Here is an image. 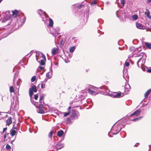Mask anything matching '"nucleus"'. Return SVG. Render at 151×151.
<instances>
[{
    "instance_id": "f257e3e1",
    "label": "nucleus",
    "mask_w": 151,
    "mask_h": 151,
    "mask_svg": "<svg viewBox=\"0 0 151 151\" xmlns=\"http://www.w3.org/2000/svg\"><path fill=\"white\" fill-rule=\"evenodd\" d=\"M137 57H141L139 60L137 62V64L138 66H139L143 65L145 62V59L146 58V54L143 52L139 53L138 52L137 54Z\"/></svg>"
},
{
    "instance_id": "f03ea898",
    "label": "nucleus",
    "mask_w": 151,
    "mask_h": 151,
    "mask_svg": "<svg viewBox=\"0 0 151 151\" xmlns=\"http://www.w3.org/2000/svg\"><path fill=\"white\" fill-rule=\"evenodd\" d=\"M121 129L122 127L120 125H117V126L116 125L115 126L114 125L111 129V131L112 132H109V133L108 135L110 137H111L110 133H111L113 135L117 134L119 132Z\"/></svg>"
},
{
    "instance_id": "7ed1b4c3",
    "label": "nucleus",
    "mask_w": 151,
    "mask_h": 151,
    "mask_svg": "<svg viewBox=\"0 0 151 151\" xmlns=\"http://www.w3.org/2000/svg\"><path fill=\"white\" fill-rule=\"evenodd\" d=\"M40 56V58H38L36 57L37 60L39 62L40 65H44L45 64V62L46 61V58L45 55L42 53H39Z\"/></svg>"
},
{
    "instance_id": "20e7f679",
    "label": "nucleus",
    "mask_w": 151,
    "mask_h": 151,
    "mask_svg": "<svg viewBox=\"0 0 151 151\" xmlns=\"http://www.w3.org/2000/svg\"><path fill=\"white\" fill-rule=\"evenodd\" d=\"M33 104L35 105L37 108H38L39 109V111L37 112L39 113L43 114L45 113V111L43 110V105H39V107H38V106H37L36 104L35 103H32Z\"/></svg>"
},
{
    "instance_id": "39448f33",
    "label": "nucleus",
    "mask_w": 151,
    "mask_h": 151,
    "mask_svg": "<svg viewBox=\"0 0 151 151\" xmlns=\"http://www.w3.org/2000/svg\"><path fill=\"white\" fill-rule=\"evenodd\" d=\"M79 116V114L78 112H76L75 109L72 110L71 116L74 118V119H78V116Z\"/></svg>"
},
{
    "instance_id": "423d86ee",
    "label": "nucleus",
    "mask_w": 151,
    "mask_h": 151,
    "mask_svg": "<svg viewBox=\"0 0 151 151\" xmlns=\"http://www.w3.org/2000/svg\"><path fill=\"white\" fill-rule=\"evenodd\" d=\"M11 21V19L9 17H5L2 20V22H7V23L6 24L9 25Z\"/></svg>"
},
{
    "instance_id": "0eeeda50",
    "label": "nucleus",
    "mask_w": 151,
    "mask_h": 151,
    "mask_svg": "<svg viewBox=\"0 0 151 151\" xmlns=\"http://www.w3.org/2000/svg\"><path fill=\"white\" fill-rule=\"evenodd\" d=\"M38 13L40 17L42 16V15L44 14L46 18L49 17L48 15L46 13L41 9H39L38 10Z\"/></svg>"
},
{
    "instance_id": "6e6552de",
    "label": "nucleus",
    "mask_w": 151,
    "mask_h": 151,
    "mask_svg": "<svg viewBox=\"0 0 151 151\" xmlns=\"http://www.w3.org/2000/svg\"><path fill=\"white\" fill-rule=\"evenodd\" d=\"M44 96H45L44 95H42L40 96L39 99L40 104H39V106L41 105H43V106L45 104L44 102Z\"/></svg>"
},
{
    "instance_id": "1a4fd4ad",
    "label": "nucleus",
    "mask_w": 151,
    "mask_h": 151,
    "mask_svg": "<svg viewBox=\"0 0 151 151\" xmlns=\"http://www.w3.org/2000/svg\"><path fill=\"white\" fill-rule=\"evenodd\" d=\"M64 145L63 144L57 143L55 147L57 150L61 149L64 147Z\"/></svg>"
},
{
    "instance_id": "9d476101",
    "label": "nucleus",
    "mask_w": 151,
    "mask_h": 151,
    "mask_svg": "<svg viewBox=\"0 0 151 151\" xmlns=\"http://www.w3.org/2000/svg\"><path fill=\"white\" fill-rule=\"evenodd\" d=\"M141 110L140 109H138L134 112L133 114H131L130 115L131 116H132L134 115H136V116H138L140 113Z\"/></svg>"
},
{
    "instance_id": "9b49d317",
    "label": "nucleus",
    "mask_w": 151,
    "mask_h": 151,
    "mask_svg": "<svg viewBox=\"0 0 151 151\" xmlns=\"http://www.w3.org/2000/svg\"><path fill=\"white\" fill-rule=\"evenodd\" d=\"M136 26L139 29H144L145 27L139 23H137L136 24Z\"/></svg>"
},
{
    "instance_id": "f8f14e48",
    "label": "nucleus",
    "mask_w": 151,
    "mask_h": 151,
    "mask_svg": "<svg viewBox=\"0 0 151 151\" xmlns=\"http://www.w3.org/2000/svg\"><path fill=\"white\" fill-rule=\"evenodd\" d=\"M125 91V92H128L130 90L131 88L129 84H126L124 86Z\"/></svg>"
},
{
    "instance_id": "ddd939ff",
    "label": "nucleus",
    "mask_w": 151,
    "mask_h": 151,
    "mask_svg": "<svg viewBox=\"0 0 151 151\" xmlns=\"http://www.w3.org/2000/svg\"><path fill=\"white\" fill-rule=\"evenodd\" d=\"M63 131L62 130H60L58 132L57 135L59 137H60L63 135Z\"/></svg>"
},
{
    "instance_id": "4468645a",
    "label": "nucleus",
    "mask_w": 151,
    "mask_h": 151,
    "mask_svg": "<svg viewBox=\"0 0 151 151\" xmlns=\"http://www.w3.org/2000/svg\"><path fill=\"white\" fill-rule=\"evenodd\" d=\"M18 11L17 10L12 11V15L14 17L16 18L17 17V15L18 14Z\"/></svg>"
},
{
    "instance_id": "2eb2a0df",
    "label": "nucleus",
    "mask_w": 151,
    "mask_h": 151,
    "mask_svg": "<svg viewBox=\"0 0 151 151\" xmlns=\"http://www.w3.org/2000/svg\"><path fill=\"white\" fill-rule=\"evenodd\" d=\"M6 124L7 125L9 126L10 124L12 123V121L11 120V118L10 117L9 119H7L6 120Z\"/></svg>"
},
{
    "instance_id": "dca6fc26",
    "label": "nucleus",
    "mask_w": 151,
    "mask_h": 151,
    "mask_svg": "<svg viewBox=\"0 0 151 151\" xmlns=\"http://www.w3.org/2000/svg\"><path fill=\"white\" fill-rule=\"evenodd\" d=\"M49 26L50 27H52L53 26V21L52 20V19L51 18H49Z\"/></svg>"
},
{
    "instance_id": "f3484780",
    "label": "nucleus",
    "mask_w": 151,
    "mask_h": 151,
    "mask_svg": "<svg viewBox=\"0 0 151 151\" xmlns=\"http://www.w3.org/2000/svg\"><path fill=\"white\" fill-rule=\"evenodd\" d=\"M30 89H31L32 91H34L35 92H36L37 91L36 87L35 85H33L32 88H30Z\"/></svg>"
},
{
    "instance_id": "a211bd4d",
    "label": "nucleus",
    "mask_w": 151,
    "mask_h": 151,
    "mask_svg": "<svg viewBox=\"0 0 151 151\" xmlns=\"http://www.w3.org/2000/svg\"><path fill=\"white\" fill-rule=\"evenodd\" d=\"M52 53L53 55L57 54V49L56 48H54L52 49Z\"/></svg>"
},
{
    "instance_id": "6ab92c4d",
    "label": "nucleus",
    "mask_w": 151,
    "mask_h": 151,
    "mask_svg": "<svg viewBox=\"0 0 151 151\" xmlns=\"http://www.w3.org/2000/svg\"><path fill=\"white\" fill-rule=\"evenodd\" d=\"M151 91V89H150L148 90L145 93V98L147 97L149 94L150 93V92Z\"/></svg>"
},
{
    "instance_id": "aec40b11",
    "label": "nucleus",
    "mask_w": 151,
    "mask_h": 151,
    "mask_svg": "<svg viewBox=\"0 0 151 151\" xmlns=\"http://www.w3.org/2000/svg\"><path fill=\"white\" fill-rule=\"evenodd\" d=\"M121 97H122V96H121V93H118L116 94L115 95H114V97H115V98H120Z\"/></svg>"
},
{
    "instance_id": "412c9836",
    "label": "nucleus",
    "mask_w": 151,
    "mask_h": 151,
    "mask_svg": "<svg viewBox=\"0 0 151 151\" xmlns=\"http://www.w3.org/2000/svg\"><path fill=\"white\" fill-rule=\"evenodd\" d=\"M88 92L89 93H90V94H93V95H94L96 94V93H95V92L94 91L91 90L90 89H88Z\"/></svg>"
},
{
    "instance_id": "4be33fe9",
    "label": "nucleus",
    "mask_w": 151,
    "mask_h": 151,
    "mask_svg": "<svg viewBox=\"0 0 151 151\" xmlns=\"http://www.w3.org/2000/svg\"><path fill=\"white\" fill-rule=\"evenodd\" d=\"M11 132V135L12 136H14L16 133V131L14 130H13L12 131H10Z\"/></svg>"
},
{
    "instance_id": "5701e85b",
    "label": "nucleus",
    "mask_w": 151,
    "mask_h": 151,
    "mask_svg": "<svg viewBox=\"0 0 151 151\" xmlns=\"http://www.w3.org/2000/svg\"><path fill=\"white\" fill-rule=\"evenodd\" d=\"M26 20V18L24 16H22V19L20 20V21L22 23H24L25 22Z\"/></svg>"
},
{
    "instance_id": "b1692460",
    "label": "nucleus",
    "mask_w": 151,
    "mask_h": 151,
    "mask_svg": "<svg viewBox=\"0 0 151 151\" xmlns=\"http://www.w3.org/2000/svg\"><path fill=\"white\" fill-rule=\"evenodd\" d=\"M76 48L75 46H73L70 47V51L71 53L73 52L75 50Z\"/></svg>"
},
{
    "instance_id": "393cba45",
    "label": "nucleus",
    "mask_w": 151,
    "mask_h": 151,
    "mask_svg": "<svg viewBox=\"0 0 151 151\" xmlns=\"http://www.w3.org/2000/svg\"><path fill=\"white\" fill-rule=\"evenodd\" d=\"M132 18L134 20H136L138 19V16L137 15L134 14L132 15Z\"/></svg>"
},
{
    "instance_id": "a878e982",
    "label": "nucleus",
    "mask_w": 151,
    "mask_h": 151,
    "mask_svg": "<svg viewBox=\"0 0 151 151\" xmlns=\"http://www.w3.org/2000/svg\"><path fill=\"white\" fill-rule=\"evenodd\" d=\"M33 91H32L31 89H29V95L30 97H31L33 94Z\"/></svg>"
},
{
    "instance_id": "bb28decb",
    "label": "nucleus",
    "mask_w": 151,
    "mask_h": 151,
    "mask_svg": "<svg viewBox=\"0 0 151 151\" xmlns=\"http://www.w3.org/2000/svg\"><path fill=\"white\" fill-rule=\"evenodd\" d=\"M53 133V131L52 130H51L50 132L48 134V137L50 138H51L52 137V134Z\"/></svg>"
},
{
    "instance_id": "cd10ccee",
    "label": "nucleus",
    "mask_w": 151,
    "mask_h": 151,
    "mask_svg": "<svg viewBox=\"0 0 151 151\" xmlns=\"http://www.w3.org/2000/svg\"><path fill=\"white\" fill-rule=\"evenodd\" d=\"M145 45L147 46V47L149 49L151 48V44L147 42H145Z\"/></svg>"
},
{
    "instance_id": "c85d7f7f",
    "label": "nucleus",
    "mask_w": 151,
    "mask_h": 151,
    "mask_svg": "<svg viewBox=\"0 0 151 151\" xmlns=\"http://www.w3.org/2000/svg\"><path fill=\"white\" fill-rule=\"evenodd\" d=\"M9 91L11 93H13L14 92V89L13 86H11L10 87Z\"/></svg>"
},
{
    "instance_id": "c756f323",
    "label": "nucleus",
    "mask_w": 151,
    "mask_h": 151,
    "mask_svg": "<svg viewBox=\"0 0 151 151\" xmlns=\"http://www.w3.org/2000/svg\"><path fill=\"white\" fill-rule=\"evenodd\" d=\"M142 117H143L142 116L139 117L137 118L133 119H132V121H134V122H136V121H138V120L140 119L141 118H142Z\"/></svg>"
},
{
    "instance_id": "7c9ffc66",
    "label": "nucleus",
    "mask_w": 151,
    "mask_h": 151,
    "mask_svg": "<svg viewBox=\"0 0 151 151\" xmlns=\"http://www.w3.org/2000/svg\"><path fill=\"white\" fill-rule=\"evenodd\" d=\"M64 114V117H65L69 115L70 114V112H63V113Z\"/></svg>"
},
{
    "instance_id": "2f4dec72",
    "label": "nucleus",
    "mask_w": 151,
    "mask_h": 151,
    "mask_svg": "<svg viewBox=\"0 0 151 151\" xmlns=\"http://www.w3.org/2000/svg\"><path fill=\"white\" fill-rule=\"evenodd\" d=\"M96 3L97 2L95 0H94L91 3V4L92 6H94L96 4Z\"/></svg>"
},
{
    "instance_id": "473e14b6",
    "label": "nucleus",
    "mask_w": 151,
    "mask_h": 151,
    "mask_svg": "<svg viewBox=\"0 0 151 151\" xmlns=\"http://www.w3.org/2000/svg\"><path fill=\"white\" fill-rule=\"evenodd\" d=\"M36 77L35 76H33L31 79V81L32 82H34L36 80Z\"/></svg>"
},
{
    "instance_id": "72a5a7b5",
    "label": "nucleus",
    "mask_w": 151,
    "mask_h": 151,
    "mask_svg": "<svg viewBox=\"0 0 151 151\" xmlns=\"http://www.w3.org/2000/svg\"><path fill=\"white\" fill-rule=\"evenodd\" d=\"M6 148L7 150H10L11 149V146L8 144L6 145Z\"/></svg>"
},
{
    "instance_id": "f704fd0d",
    "label": "nucleus",
    "mask_w": 151,
    "mask_h": 151,
    "mask_svg": "<svg viewBox=\"0 0 151 151\" xmlns=\"http://www.w3.org/2000/svg\"><path fill=\"white\" fill-rule=\"evenodd\" d=\"M150 12H148L147 14V17L149 19H151V16H150Z\"/></svg>"
},
{
    "instance_id": "c9c22d12",
    "label": "nucleus",
    "mask_w": 151,
    "mask_h": 151,
    "mask_svg": "<svg viewBox=\"0 0 151 151\" xmlns=\"http://www.w3.org/2000/svg\"><path fill=\"white\" fill-rule=\"evenodd\" d=\"M121 3L123 6H124L125 4V1L124 0H121Z\"/></svg>"
},
{
    "instance_id": "e433bc0d",
    "label": "nucleus",
    "mask_w": 151,
    "mask_h": 151,
    "mask_svg": "<svg viewBox=\"0 0 151 151\" xmlns=\"http://www.w3.org/2000/svg\"><path fill=\"white\" fill-rule=\"evenodd\" d=\"M9 134V133H7V132H6L5 133V134H4V139H5L6 138V137H7V136Z\"/></svg>"
},
{
    "instance_id": "4c0bfd02",
    "label": "nucleus",
    "mask_w": 151,
    "mask_h": 151,
    "mask_svg": "<svg viewBox=\"0 0 151 151\" xmlns=\"http://www.w3.org/2000/svg\"><path fill=\"white\" fill-rule=\"evenodd\" d=\"M38 96L37 94L35 95L34 96V98L35 100H37L38 98Z\"/></svg>"
},
{
    "instance_id": "58836bf2",
    "label": "nucleus",
    "mask_w": 151,
    "mask_h": 151,
    "mask_svg": "<svg viewBox=\"0 0 151 151\" xmlns=\"http://www.w3.org/2000/svg\"><path fill=\"white\" fill-rule=\"evenodd\" d=\"M21 82V79H19L17 81V86L19 85V83H20Z\"/></svg>"
},
{
    "instance_id": "ea45409f",
    "label": "nucleus",
    "mask_w": 151,
    "mask_h": 151,
    "mask_svg": "<svg viewBox=\"0 0 151 151\" xmlns=\"http://www.w3.org/2000/svg\"><path fill=\"white\" fill-rule=\"evenodd\" d=\"M46 77L48 78H50V75L49 74V73L48 72L46 74Z\"/></svg>"
},
{
    "instance_id": "a19ab883",
    "label": "nucleus",
    "mask_w": 151,
    "mask_h": 151,
    "mask_svg": "<svg viewBox=\"0 0 151 151\" xmlns=\"http://www.w3.org/2000/svg\"><path fill=\"white\" fill-rule=\"evenodd\" d=\"M125 65L126 66H128L129 65V63L128 62H126L125 63Z\"/></svg>"
},
{
    "instance_id": "79ce46f5",
    "label": "nucleus",
    "mask_w": 151,
    "mask_h": 151,
    "mask_svg": "<svg viewBox=\"0 0 151 151\" xmlns=\"http://www.w3.org/2000/svg\"><path fill=\"white\" fill-rule=\"evenodd\" d=\"M45 84H42L41 85V88H43L45 87Z\"/></svg>"
},
{
    "instance_id": "37998d69",
    "label": "nucleus",
    "mask_w": 151,
    "mask_h": 151,
    "mask_svg": "<svg viewBox=\"0 0 151 151\" xmlns=\"http://www.w3.org/2000/svg\"><path fill=\"white\" fill-rule=\"evenodd\" d=\"M66 121L68 122H70L71 121V119L70 118H68L66 119Z\"/></svg>"
},
{
    "instance_id": "c03bdc74",
    "label": "nucleus",
    "mask_w": 151,
    "mask_h": 151,
    "mask_svg": "<svg viewBox=\"0 0 151 151\" xmlns=\"http://www.w3.org/2000/svg\"><path fill=\"white\" fill-rule=\"evenodd\" d=\"M59 31H56L55 30V32H53V33H56L57 35H58L59 34Z\"/></svg>"
},
{
    "instance_id": "a18cd8bd",
    "label": "nucleus",
    "mask_w": 151,
    "mask_h": 151,
    "mask_svg": "<svg viewBox=\"0 0 151 151\" xmlns=\"http://www.w3.org/2000/svg\"><path fill=\"white\" fill-rule=\"evenodd\" d=\"M83 6V5L80 4L79 6H78V9H80Z\"/></svg>"
},
{
    "instance_id": "49530a36",
    "label": "nucleus",
    "mask_w": 151,
    "mask_h": 151,
    "mask_svg": "<svg viewBox=\"0 0 151 151\" xmlns=\"http://www.w3.org/2000/svg\"><path fill=\"white\" fill-rule=\"evenodd\" d=\"M141 50V48L140 47H139V48H138L137 49V51L136 50V51H140Z\"/></svg>"
},
{
    "instance_id": "de8ad7c7",
    "label": "nucleus",
    "mask_w": 151,
    "mask_h": 151,
    "mask_svg": "<svg viewBox=\"0 0 151 151\" xmlns=\"http://www.w3.org/2000/svg\"><path fill=\"white\" fill-rule=\"evenodd\" d=\"M48 79L47 78H45L44 79V81H43V83H46Z\"/></svg>"
},
{
    "instance_id": "09e8293b",
    "label": "nucleus",
    "mask_w": 151,
    "mask_h": 151,
    "mask_svg": "<svg viewBox=\"0 0 151 151\" xmlns=\"http://www.w3.org/2000/svg\"><path fill=\"white\" fill-rule=\"evenodd\" d=\"M71 109V107H70V106L68 108V112H70V110Z\"/></svg>"
},
{
    "instance_id": "8fccbe9b",
    "label": "nucleus",
    "mask_w": 151,
    "mask_h": 151,
    "mask_svg": "<svg viewBox=\"0 0 151 151\" xmlns=\"http://www.w3.org/2000/svg\"><path fill=\"white\" fill-rule=\"evenodd\" d=\"M7 127L4 128H3V132H4L5 131H6L7 130Z\"/></svg>"
},
{
    "instance_id": "3c124183",
    "label": "nucleus",
    "mask_w": 151,
    "mask_h": 151,
    "mask_svg": "<svg viewBox=\"0 0 151 151\" xmlns=\"http://www.w3.org/2000/svg\"><path fill=\"white\" fill-rule=\"evenodd\" d=\"M39 68L41 70H42L43 69V67L42 66H40Z\"/></svg>"
},
{
    "instance_id": "603ef678",
    "label": "nucleus",
    "mask_w": 151,
    "mask_h": 151,
    "mask_svg": "<svg viewBox=\"0 0 151 151\" xmlns=\"http://www.w3.org/2000/svg\"><path fill=\"white\" fill-rule=\"evenodd\" d=\"M147 71L148 72H151V69H149L147 70Z\"/></svg>"
},
{
    "instance_id": "864d4df0",
    "label": "nucleus",
    "mask_w": 151,
    "mask_h": 151,
    "mask_svg": "<svg viewBox=\"0 0 151 151\" xmlns=\"http://www.w3.org/2000/svg\"><path fill=\"white\" fill-rule=\"evenodd\" d=\"M139 145V143H137L135 144V145H134V146L137 147L138 146V145Z\"/></svg>"
},
{
    "instance_id": "5fc2aeb1",
    "label": "nucleus",
    "mask_w": 151,
    "mask_h": 151,
    "mask_svg": "<svg viewBox=\"0 0 151 151\" xmlns=\"http://www.w3.org/2000/svg\"><path fill=\"white\" fill-rule=\"evenodd\" d=\"M151 2V0H147V2L149 3Z\"/></svg>"
},
{
    "instance_id": "6e6d98bb",
    "label": "nucleus",
    "mask_w": 151,
    "mask_h": 151,
    "mask_svg": "<svg viewBox=\"0 0 151 151\" xmlns=\"http://www.w3.org/2000/svg\"><path fill=\"white\" fill-rule=\"evenodd\" d=\"M42 18V21H44V20L43 19V18Z\"/></svg>"
},
{
    "instance_id": "4d7b16f0",
    "label": "nucleus",
    "mask_w": 151,
    "mask_h": 151,
    "mask_svg": "<svg viewBox=\"0 0 151 151\" xmlns=\"http://www.w3.org/2000/svg\"><path fill=\"white\" fill-rule=\"evenodd\" d=\"M65 62L66 63H68V62H69V61L68 62H67V61H65Z\"/></svg>"
},
{
    "instance_id": "13d9d810",
    "label": "nucleus",
    "mask_w": 151,
    "mask_h": 151,
    "mask_svg": "<svg viewBox=\"0 0 151 151\" xmlns=\"http://www.w3.org/2000/svg\"><path fill=\"white\" fill-rule=\"evenodd\" d=\"M108 3H109V2H106V4H108Z\"/></svg>"
},
{
    "instance_id": "bf43d9fd",
    "label": "nucleus",
    "mask_w": 151,
    "mask_h": 151,
    "mask_svg": "<svg viewBox=\"0 0 151 151\" xmlns=\"http://www.w3.org/2000/svg\"><path fill=\"white\" fill-rule=\"evenodd\" d=\"M72 55H70V57H72Z\"/></svg>"
},
{
    "instance_id": "052dcab7",
    "label": "nucleus",
    "mask_w": 151,
    "mask_h": 151,
    "mask_svg": "<svg viewBox=\"0 0 151 151\" xmlns=\"http://www.w3.org/2000/svg\"><path fill=\"white\" fill-rule=\"evenodd\" d=\"M101 9L102 10H103V8H101Z\"/></svg>"
},
{
    "instance_id": "680f3d73",
    "label": "nucleus",
    "mask_w": 151,
    "mask_h": 151,
    "mask_svg": "<svg viewBox=\"0 0 151 151\" xmlns=\"http://www.w3.org/2000/svg\"><path fill=\"white\" fill-rule=\"evenodd\" d=\"M117 17H119L118 16H117Z\"/></svg>"
}]
</instances>
